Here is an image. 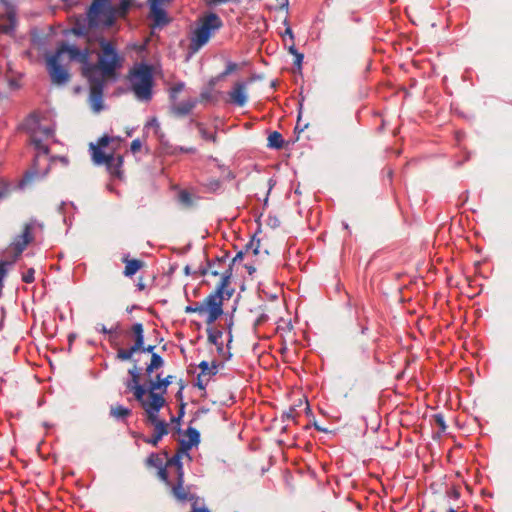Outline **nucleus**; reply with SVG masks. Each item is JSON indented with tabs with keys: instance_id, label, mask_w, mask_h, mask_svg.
Listing matches in <instances>:
<instances>
[{
	"instance_id": "nucleus-1",
	"label": "nucleus",
	"mask_w": 512,
	"mask_h": 512,
	"mask_svg": "<svg viewBox=\"0 0 512 512\" xmlns=\"http://www.w3.org/2000/svg\"><path fill=\"white\" fill-rule=\"evenodd\" d=\"M27 125L30 131V143L34 146L35 155L33 159L32 168L27 171L22 179L19 181V188L25 189L32 185L36 178L44 177L48 172L49 152L48 145L44 143V140L53 137L55 129L53 126L43 127L39 121L31 115L27 119Z\"/></svg>"
},
{
	"instance_id": "nucleus-2",
	"label": "nucleus",
	"mask_w": 512,
	"mask_h": 512,
	"mask_svg": "<svg viewBox=\"0 0 512 512\" xmlns=\"http://www.w3.org/2000/svg\"><path fill=\"white\" fill-rule=\"evenodd\" d=\"M232 277L231 268L222 274L221 281L217 285L215 291L210 293L203 302H194L191 304L192 308L199 315L207 313L206 323L213 324L220 316L223 315V292L224 288L228 286Z\"/></svg>"
},
{
	"instance_id": "nucleus-3",
	"label": "nucleus",
	"mask_w": 512,
	"mask_h": 512,
	"mask_svg": "<svg viewBox=\"0 0 512 512\" xmlns=\"http://www.w3.org/2000/svg\"><path fill=\"white\" fill-rule=\"evenodd\" d=\"M130 84L133 93L140 101H150L153 97L154 77L151 65L140 63L130 71Z\"/></svg>"
},
{
	"instance_id": "nucleus-4",
	"label": "nucleus",
	"mask_w": 512,
	"mask_h": 512,
	"mask_svg": "<svg viewBox=\"0 0 512 512\" xmlns=\"http://www.w3.org/2000/svg\"><path fill=\"white\" fill-rule=\"evenodd\" d=\"M223 26L221 18L213 12L204 15L200 19V25L196 27L191 35L189 50L192 53L199 51L208 43L213 33Z\"/></svg>"
},
{
	"instance_id": "nucleus-5",
	"label": "nucleus",
	"mask_w": 512,
	"mask_h": 512,
	"mask_svg": "<svg viewBox=\"0 0 512 512\" xmlns=\"http://www.w3.org/2000/svg\"><path fill=\"white\" fill-rule=\"evenodd\" d=\"M99 45L102 53L99 55L96 64L98 75H101L104 79L105 77L114 78L117 70L122 67L124 59L119 55L115 45L105 38L100 39Z\"/></svg>"
},
{
	"instance_id": "nucleus-6",
	"label": "nucleus",
	"mask_w": 512,
	"mask_h": 512,
	"mask_svg": "<svg viewBox=\"0 0 512 512\" xmlns=\"http://www.w3.org/2000/svg\"><path fill=\"white\" fill-rule=\"evenodd\" d=\"M86 16L90 28H98L101 24L111 26L114 23V9L110 0H93Z\"/></svg>"
},
{
	"instance_id": "nucleus-7",
	"label": "nucleus",
	"mask_w": 512,
	"mask_h": 512,
	"mask_svg": "<svg viewBox=\"0 0 512 512\" xmlns=\"http://www.w3.org/2000/svg\"><path fill=\"white\" fill-rule=\"evenodd\" d=\"M174 376L168 375L162 378L161 374L156 375V379L152 380L148 384V395L150 398V408L162 409L166 400L163 396L166 393L167 388L173 383Z\"/></svg>"
},
{
	"instance_id": "nucleus-8",
	"label": "nucleus",
	"mask_w": 512,
	"mask_h": 512,
	"mask_svg": "<svg viewBox=\"0 0 512 512\" xmlns=\"http://www.w3.org/2000/svg\"><path fill=\"white\" fill-rule=\"evenodd\" d=\"M161 409L147 410L146 423L154 426V434L151 437H143V441L152 446H157L161 439L169 433L168 423L159 418Z\"/></svg>"
},
{
	"instance_id": "nucleus-9",
	"label": "nucleus",
	"mask_w": 512,
	"mask_h": 512,
	"mask_svg": "<svg viewBox=\"0 0 512 512\" xmlns=\"http://www.w3.org/2000/svg\"><path fill=\"white\" fill-rule=\"evenodd\" d=\"M89 82V103L95 113H99L104 109L103 92L105 87V79L97 74L86 78Z\"/></svg>"
},
{
	"instance_id": "nucleus-10",
	"label": "nucleus",
	"mask_w": 512,
	"mask_h": 512,
	"mask_svg": "<svg viewBox=\"0 0 512 512\" xmlns=\"http://www.w3.org/2000/svg\"><path fill=\"white\" fill-rule=\"evenodd\" d=\"M60 50L68 52L71 60L82 64V75L85 78L98 73V66L89 61L88 49H80L73 45H63Z\"/></svg>"
},
{
	"instance_id": "nucleus-11",
	"label": "nucleus",
	"mask_w": 512,
	"mask_h": 512,
	"mask_svg": "<svg viewBox=\"0 0 512 512\" xmlns=\"http://www.w3.org/2000/svg\"><path fill=\"white\" fill-rule=\"evenodd\" d=\"M62 53L58 50L57 53L48 58L47 67L50 78L53 83L57 85H64L69 81L70 74L68 70L59 63V55Z\"/></svg>"
},
{
	"instance_id": "nucleus-12",
	"label": "nucleus",
	"mask_w": 512,
	"mask_h": 512,
	"mask_svg": "<svg viewBox=\"0 0 512 512\" xmlns=\"http://www.w3.org/2000/svg\"><path fill=\"white\" fill-rule=\"evenodd\" d=\"M255 78L256 77H251L247 81H238L234 83L231 90L228 92L227 102L238 107L245 106L248 102L247 86Z\"/></svg>"
},
{
	"instance_id": "nucleus-13",
	"label": "nucleus",
	"mask_w": 512,
	"mask_h": 512,
	"mask_svg": "<svg viewBox=\"0 0 512 512\" xmlns=\"http://www.w3.org/2000/svg\"><path fill=\"white\" fill-rule=\"evenodd\" d=\"M35 225L36 221L31 220L25 224L22 234L15 237L11 246L16 253V256L21 255L22 252L26 249L27 245L33 241L34 238L32 235V230L34 229Z\"/></svg>"
},
{
	"instance_id": "nucleus-14",
	"label": "nucleus",
	"mask_w": 512,
	"mask_h": 512,
	"mask_svg": "<svg viewBox=\"0 0 512 512\" xmlns=\"http://www.w3.org/2000/svg\"><path fill=\"white\" fill-rule=\"evenodd\" d=\"M149 9L155 28H163L171 22L170 17L161 4H149Z\"/></svg>"
},
{
	"instance_id": "nucleus-15",
	"label": "nucleus",
	"mask_w": 512,
	"mask_h": 512,
	"mask_svg": "<svg viewBox=\"0 0 512 512\" xmlns=\"http://www.w3.org/2000/svg\"><path fill=\"white\" fill-rule=\"evenodd\" d=\"M170 109L171 112L177 117H184L189 115L198 104V100L190 98L179 103L172 102Z\"/></svg>"
},
{
	"instance_id": "nucleus-16",
	"label": "nucleus",
	"mask_w": 512,
	"mask_h": 512,
	"mask_svg": "<svg viewBox=\"0 0 512 512\" xmlns=\"http://www.w3.org/2000/svg\"><path fill=\"white\" fill-rule=\"evenodd\" d=\"M129 391H132L134 394L135 399L139 402L143 410L145 411V414L147 415V410L150 408V399L145 400L144 396L146 393H148V386L145 387L142 384L134 385L131 387H127Z\"/></svg>"
},
{
	"instance_id": "nucleus-17",
	"label": "nucleus",
	"mask_w": 512,
	"mask_h": 512,
	"mask_svg": "<svg viewBox=\"0 0 512 512\" xmlns=\"http://www.w3.org/2000/svg\"><path fill=\"white\" fill-rule=\"evenodd\" d=\"M103 148L96 146L95 144H90V150L92 155V160L96 165L107 164L110 158L113 157L112 154L107 155L103 152Z\"/></svg>"
},
{
	"instance_id": "nucleus-18",
	"label": "nucleus",
	"mask_w": 512,
	"mask_h": 512,
	"mask_svg": "<svg viewBox=\"0 0 512 512\" xmlns=\"http://www.w3.org/2000/svg\"><path fill=\"white\" fill-rule=\"evenodd\" d=\"M123 165V157L122 156H113L110 158L109 162L106 164V168L109 173L116 177H121L122 171L121 167Z\"/></svg>"
},
{
	"instance_id": "nucleus-19",
	"label": "nucleus",
	"mask_w": 512,
	"mask_h": 512,
	"mask_svg": "<svg viewBox=\"0 0 512 512\" xmlns=\"http://www.w3.org/2000/svg\"><path fill=\"white\" fill-rule=\"evenodd\" d=\"M198 367L201 370L200 374H202V375L208 374L210 376H214V375L217 374L219 367H224V363L223 362L212 361V363L210 365L209 362L202 361V362H200Z\"/></svg>"
},
{
	"instance_id": "nucleus-20",
	"label": "nucleus",
	"mask_w": 512,
	"mask_h": 512,
	"mask_svg": "<svg viewBox=\"0 0 512 512\" xmlns=\"http://www.w3.org/2000/svg\"><path fill=\"white\" fill-rule=\"evenodd\" d=\"M178 203L185 209L195 205L196 197L187 190H181L177 195Z\"/></svg>"
},
{
	"instance_id": "nucleus-21",
	"label": "nucleus",
	"mask_w": 512,
	"mask_h": 512,
	"mask_svg": "<svg viewBox=\"0 0 512 512\" xmlns=\"http://www.w3.org/2000/svg\"><path fill=\"white\" fill-rule=\"evenodd\" d=\"M125 262L124 275L127 277H132L137 273V271L142 267L143 262L138 259H127L123 260Z\"/></svg>"
},
{
	"instance_id": "nucleus-22",
	"label": "nucleus",
	"mask_w": 512,
	"mask_h": 512,
	"mask_svg": "<svg viewBox=\"0 0 512 512\" xmlns=\"http://www.w3.org/2000/svg\"><path fill=\"white\" fill-rule=\"evenodd\" d=\"M164 365V359L161 355L158 353H152L151 361L146 367V373L150 375L154 372V370H157Z\"/></svg>"
},
{
	"instance_id": "nucleus-23",
	"label": "nucleus",
	"mask_w": 512,
	"mask_h": 512,
	"mask_svg": "<svg viewBox=\"0 0 512 512\" xmlns=\"http://www.w3.org/2000/svg\"><path fill=\"white\" fill-rule=\"evenodd\" d=\"M284 145V139L281 133L273 131L268 136V146L274 149H281Z\"/></svg>"
},
{
	"instance_id": "nucleus-24",
	"label": "nucleus",
	"mask_w": 512,
	"mask_h": 512,
	"mask_svg": "<svg viewBox=\"0 0 512 512\" xmlns=\"http://www.w3.org/2000/svg\"><path fill=\"white\" fill-rule=\"evenodd\" d=\"M133 361H134V366L131 369L128 370V374L130 376V379H128L125 382L126 388L140 384L139 383L140 372H139V369L137 367V360H133Z\"/></svg>"
},
{
	"instance_id": "nucleus-25",
	"label": "nucleus",
	"mask_w": 512,
	"mask_h": 512,
	"mask_svg": "<svg viewBox=\"0 0 512 512\" xmlns=\"http://www.w3.org/2000/svg\"><path fill=\"white\" fill-rule=\"evenodd\" d=\"M183 485L184 484L180 483H175L174 485L171 484L173 496L181 502L187 501L189 497L188 492L184 489Z\"/></svg>"
},
{
	"instance_id": "nucleus-26",
	"label": "nucleus",
	"mask_w": 512,
	"mask_h": 512,
	"mask_svg": "<svg viewBox=\"0 0 512 512\" xmlns=\"http://www.w3.org/2000/svg\"><path fill=\"white\" fill-rule=\"evenodd\" d=\"M131 413H132L131 409L124 407L123 405H117L116 407H112L111 411H110V414L113 417H115L117 419H121V420H124L125 418L130 416Z\"/></svg>"
},
{
	"instance_id": "nucleus-27",
	"label": "nucleus",
	"mask_w": 512,
	"mask_h": 512,
	"mask_svg": "<svg viewBox=\"0 0 512 512\" xmlns=\"http://www.w3.org/2000/svg\"><path fill=\"white\" fill-rule=\"evenodd\" d=\"M207 335H208V342L217 345L218 343L222 342L221 338L223 336V331L219 329H214L212 327H208L206 329Z\"/></svg>"
},
{
	"instance_id": "nucleus-28",
	"label": "nucleus",
	"mask_w": 512,
	"mask_h": 512,
	"mask_svg": "<svg viewBox=\"0 0 512 512\" xmlns=\"http://www.w3.org/2000/svg\"><path fill=\"white\" fill-rule=\"evenodd\" d=\"M182 457V451H177L170 459L167 460L165 464L166 467H174L175 469L180 468L183 466Z\"/></svg>"
},
{
	"instance_id": "nucleus-29",
	"label": "nucleus",
	"mask_w": 512,
	"mask_h": 512,
	"mask_svg": "<svg viewBox=\"0 0 512 512\" xmlns=\"http://www.w3.org/2000/svg\"><path fill=\"white\" fill-rule=\"evenodd\" d=\"M135 353L136 351L131 346L127 349L119 348L117 351L116 358L120 361L132 360V357Z\"/></svg>"
},
{
	"instance_id": "nucleus-30",
	"label": "nucleus",
	"mask_w": 512,
	"mask_h": 512,
	"mask_svg": "<svg viewBox=\"0 0 512 512\" xmlns=\"http://www.w3.org/2000/svg\"><path fill=\"white\" fill-rule=\"evenodd\" d=\"M167 152L171 155H176L178 153H186V154H194L196 149L194 147H184V146H169Z\"/></svg>"
},
{
	"instance_id": "nucleus-31",
	"label": "nucleus",
	"mask_w": 512,
	"mask_h": 512,
	"mask_svg": "<svg viewBox=\"0 0 512 512\" xmlns=\"http://www.w3.org/2000/svg\"><path fill=\"white\" fill-rule=\"evenodd\" d=\"M186 434L189 438L187 441L191 442L193 445L197 446L200 443V432L196 428L188 427L186 430Z\"/></svg>"
},
{
	"instance_id": "nucleus-32",
	"label": "nucleus",
	"mask_w": 512,
	"mask_h": 512,
	"mask_svg": "<svg viewBox=\"0 0 512 512\" xmlns=\"http://www.w3.org/2000/svg\"><path fill=\"white\" fill-rule=\"evenodd\" d=\"M146 465L149 467H155L159 469L163 466V460L157 453L152 452L146 459Z\"/></svg>"
},
{
	"instance_id": "nucleus-33",
	"label": "nucleus",
	"mask_w": 512,
	"mask_h": 512,
	"mask_svg": "<svg viewBox=\"0 0 512 512\" xmlns=\"http://www.w3.org/2000/svg\"><path fill=\"white\" fill-rule=\"evenodd\" d=\"M184 88H185V83L184 82L179 81V82L175 83L170 88V91H169L170 101L171 102H176L178 93H180L182 90H184Z\"/></svg>"
},
{
	"instance_id": "nucleus-34",
	"label": "nucleus",
	"mask_w": 512,
	"mask_h": 512,
	"mask_svg": "<svg viewBox=\"0 0 512 512\" xmlns=\"http://www.w3.org/2000/svg\"><path fill=\"white\" fill-rule=\"evenodd\" d=\"M238 68V65L235 62L228 61L225 67V70L216 76V80H222L228 75L235 72Z\"/></svg>"
},
{
	"instance_id": "nucleus-35",
	"label": "nucleus",
	"mask_w": 512,
	"mask_h": 512,
	"mask_svg": "<svg viewBox=\"0 0 512 512\" xmlns=\"http://www.w3.org/2000/svg\"><path fill=\"white\" fill-rule=\"evenodd\" d=\"M259 248L260 240L253 236L252 239L245 245L244 251L246 253L252 251L254 255H257L259 253Z\"/></svg>"
},
{
	"instance_id": "nucleus-36",
	"label": "nucleus",
	"mask_w": 512,
	"mask_h": 512,
	"mask_svg": "<svg viewBox=\"0 0 512 512\" xmlns=\"http://www.w3.org/2000/svg\"><path fill=\"white\" fill-rule=\"evenodd\" d=\"M215 346H216V349H217V353H218V354H219V356H220V357H222V359H223V361H222L223 363H224L225 361L230 360V358L232 357V353L230 352V348H227V349H226V348L224 347L223 342H220V343H218V344H217V345H215Z\"/></svg>"
},
{
	"instance_id": "nucleus-37",
	"label": "nucleus",
	"mask_w": 512,
	"mask_h": 512,
	"mask_svg": "<svg viewBox=\"0 0 512 512\" xmlns=\"http://www.w3.org/2000/svg\"><path fill=\"white\" fill-rule=\"evenodd\" d=\"M204 187L209 192H217L222 187V182L219 179L211 178L207 180V182L204 184Z\"/></svg>"
},
{
	"instance_id": "nucleus-38",
	"label": "nucleus",
	"mask_w": 512,
	"mask_h": 512,
	"mask_svg": "<svg viewBox=\"0 0 512 512\" xmlns=\"http://www.w3.org/2000/svg\"><path fill=\"white\" fill-rule=\"evenodd\" d=\"M198 126H199L200 135L204 140L216 142V140H217L216 133L206 130L201 124H199Z\"/></svg>"
},
{
	"instance_id": "nucleus-39",
	"label": "nucleus",
	"mask_w": 512,
	"mask_h": 512,
	"mask_svg": "<svg viewBox=\"0 0 512 512\" xmlns=\"http://www.w3.org/2000/svg\"><path fill=\"white\" fill-rule=\"evenodd\" d=\"M88 29H91L88 24L85 26V25H81V24H76L73 29H72V32L76 35V36H86L88 34Z\"/></svg>"
},
{
	"instance_id": "nucleus-40",
	"label": "nucleus",
	"mask_w": 512,
	"mask_h": 512,
	"mask_svg": "<svg viewBox=\"0 0 512 512\" xmlns=\"http://www.w3.org/2000/svg\"><path fill=\"white\" fill-rule=\"evenodd\" d=\"M167 469H168V467H166V465H163L162 467H160L158 469V476L166 485L171 486V481L169 479Z\"/></svg>"
},
{
	"instance_id": "nucleus-41",
	"label": "nucleus",
	"mask_w": 512,
	"mask_h": 512,
	"mask_svg": "<svg viewBox=\"0 0 512 512\" xmlns=\"http://www.w3.org/2000/svg\"><path fill=\"white\" fill-rule=\"evenodd\" d=\"M35 270L34 268H29L25 273L22 275V281L30 284L35 280Z\"/></svg>"
},
{
	"instance_id": "nucleus-42",
	"label": "nucleus",
	"mask_w": 512,
	"mask_h": 512,
	"mask_svg": "<svg viewBox=\"0 0 512 512\" xmlns=\"http://www.w3.org/2000/svg\"><path fill=\"white\" fill-rule=\"evenodd\" d=\"M281 419L283 422L288 421V420H294L295 419V407L291 406L289 408V410L284 411L281 416Z\"/></svg>"
},
{
	"instance_id": "nucleus-43",
	"label": "nucleus",
	"mask_w": 512,
	"mask_h": 512,
	"mask_svg": "<svg viewBox=\"0 0 512 512\" xmlns=\"http://www.w3.org/2000/svg\"><path fill=\"white\" fill-rule=\"evenodd\" d=\"M200 99H201V101H204V102L212 101L213 100L212 89L208 88V89L202 90L200 92Z\"/></svg>"
},
{
	"instance_id": "nucleus-44",
	"label": "nucleus",
	"mask_w": 512,
	"mask_h": 512,
	"mask_svg": "<svg viewBox=\"0 0 512 512\" xmlns=\"http://www.w3.org/2000/svg\"><path fill=\"white\" fill-rule=\"evenodd\" d=\"M136 352L144 347V335L135 337L134 344L131 346Z\"/></svg>"
},
{
	"instance_id": "nucleus-45",
	"label": "nucleus",
	"mask_w": 512,
	"mask_h": 512,
	"mask_svg": "<svg viewBox=\"0 0 512 512\" xmlns=\"http://www.w3.org/2000/svg\"><path fill=\"white\" fill-rule=\"evenodd\" d=\"M182 455L185 453L187 456H189L188 451L194 446L191 442L182 439L180 440Z\"/></svg>"
},
{
	"instance_id": "nucleus-46",
	"label": "nucleus",
	"mask_w": 512,
	"mask_h": 512,
	"mask_svg": "<svg viewBox=\"0 0 512 512\" xmlns=\"http://www.w3.org/2000/svg\"><path fill=\"white\" fill-rule=\"evenodd\" d=\"M116 329H117V327L108 329L104 324H101V323L97 324V326H96V330L98 332H101L104 334H109V335L114 334L116 332Z\"/></svg>"
},
{
	"instance_id": "nucleus-47",
	"label": "nucleus",
	"mask_w": 512,
	"mask_h": 512,
	"mask_svg": "<svg viewBox=\"0 0 512 512\" xmlns=\"http://www.w3.org/2000/svg\"><path fill=\"white\" fill-rule=\"evenodd\" d=\"M434 421H435V423L439 426V428L442 431H445L446 423H445V420H444V416L442 414H435L434 415Z\"/></svg>"
},
{
	"instance_id": "nucleus-48",
	"label": "nucleus",
	"mask_w": 512,
	"mask_h": 512,
	"mask_svg": "<svg viewBox=\"0 0 512 512\" xmlns=\"http://www.w3.org/2000/svg\"><path fill=\"white\" fill-rule=\"evenodd\" d=\"M132 332L134 333L135 337L143 336L144 335V329L142 323H135L132 326Z\"/></svg>"
},
{
	"instance_id": "nucleus-49",
	"label": "nucleus",
	"mask_w": 512,
	"mask_h": 512,
	"mask_svg": "<svg viewBox=\"0 0 512 512\" xmlns=\"http://www.w3.org/2000/svg\"><path fill=\"white\" fill-rule=\"evenodd\" d=\"M141 147H142V142L140 139L137 138L132 141L130 150L132 153H136V152L140 151Z\"/></svg>"
},
{
	"instance_id": "nucleus-50",
	"label": "nucleus",
	"mask_w": 512,
	"mask_h": 512,
	"mask_svg": "<svg viewBox=\"0 0 512 512\" xmlns=\"http://www.w3.org/2000/svg\"><path fill=\"white\" fill-rule=\"evenodd\" d=\"M111 140H112L111 137H109L107 135H104L101 138H99L98 144L96 146L101 147V148H105L106 146L109 145Z\"/></svg>"
},
{
	"instance_id": "nucleus-51",
	"label": "nucleus",
	"mask_w": 512,
	"mask_h": 512,
	"mask_svg": "<svg viewBox=\"0 0 512 512\" xmlns=\"http://www.w3.org/2000/svg\"><path fill=\"white\" fill-rule=\"evenodd\" d=\"M176 470V483L184 484V467L181 466Z\"/></svg>"
},
{
	"instance_id": "nucleus-52",
	"label": "nucleus",
	"mask_w": 512,
	"mask_h": 512,
	"mask_svg": "<svg viewBox=\"0 0 512 512\" xmlns=\"http://www.w3.org/2000/svg\"><path fill=\"white\" fill-rule=\"evenodd\" d=\"M245 253H246V252L244 251V249H243V250L238 251V252H237V254L235 255V257L232 259L231 264L229 265V267H228L225 271H227L229 268H231V269H232V266H233L237 261H240V260H242V259H243V257H244V255H245Z\"/></svg>"
},
{
	"instance_id": "nucleus-53",
	"label": "nucleus",
	"mask_w": 512,
	"mask_h": 512,
	"mask_svg": "<svg viewBox=\"0 0 512 512\" xmlns=\"http://www.w3.org/2000/svg\"><path fill=\"white\" fill-rule=\"evenodd\" d=\"M9 193V187L6 183L0 182V200L5 198Z\"/></svg>"
},
{
	"instance_id": "nucleus-54",
	"label": "nucleus",
	"mask_w": 512,
	"mask_h": 512,
	"mask_svg": "<svg viewBox=\"0 0 512 512\" xmlns=\"http://www.w3.org/2000/svg\"><path fill=\"white\" fill-rule=\"evenodd\" d=\"M67 205L66 202L62 201L61 204L59 205V208H58V211L60 214L63 215V221L64 223L67 225V226H70L71 225V222H68V219L67 217L65 216V212H64V209H65V206Z\"/></svg>"
},
{
	"instance_id": "nucleus-55",
	"label": "nucleus",
	"mask_w": 512,
	"mask_h": 512,
	"mask_svg": "<svg viewBox=\"0 0 512 512\" xmlns=\"http://www.w3.org/2000/svg\"><path fill=\"white\" fill-rule=\"evenodd\" d=\"M184 388H185V385H184L183 381L181 380L180 381V388H179V390L175 394L176 400L179 401L180 403L184 402L183 401V390H184Z\"/></svg>"
},
{
	"instance_id": "nucleus-56",
	"label": "nucleus",
	"mask_w": 512,
	"mask_h": 512,
	"mask_svg": "<svg viewBox=\"0 0 512 512\" xmlns=\"http://www.w3.org/2000/svg\"><path fill=\"white\" fill-rule=\"evenodd\" d=\"M303 59H304V54L301 52L297 53V55L295 56L294 64H295V66H297V68L299 70H301V68H302Z\"/></svg>"
},
{
	"instance_id": "nucleus-57",
	"label": "nucleus",
	"mask_w": 512,
	"mask_h": 512,
	"mask_svg": "<svg viewBox=\"0 0 512 512\" xmlns=\"http://www.w3.org/2000/svg\"><path fill=\"white\" fill-rule=\"evenodd\" d=\"M447 496H448L450 499L457 500V499L460 497V493H459V491H458L456 488H450V489L447 491Z\"/></svg>"
},
{
	"instance_id": "nucleus-58",
	"label": "nucleus",
	"mask_w": 512,
	"mask_h": 512,
	"mask_svg": "<svg viewBox=\"0 0 512 512\" xmlns=\"http://www.w3.org/2000/svg\"><path fill=\"white\" fill-rule=\"evenodd\" d=\"M230 0H205L209 7H216L220 4L228 3Z\"/></svg>"
},
{
	"instance_id": "nucleus-59",
	"label": "nucleus",
	"mask_w": 512,
	"mask_h": 512,
	"mask_svg": "<svg viewBox=\"0 0 512 512\" xmlns=\"http://www.w3.org/2000/svg\"><path fill=\"white\" fill-rule=\"evenodd\" d=\"M14 28H15L14 18L11 17L10 23L8 25L3 26L2 31L4 33H10L11 31L14 30Z\"/></svg>"
},
{
	"instance_id": "nucleus-60",
	"label": "nucleus",
	"mask_w": 512,
	"mask_h": 512,
	"mask_svg": "<svg viewBox=\"0 0 512 512\" xmlns=\"http://www.w3.org/2000/svg\"><path fill=\"white\" fill-rule=\"evenodd\" d=\"M7 263L4 261H0V282L6 277L7 275V269H6Z\"/></svg>"
},
{
	"instance_id": "nucleus-61",
	"label": "nucleus",
	"mask_w": 512,
	"mask_h": 512,
	"mask_svg": "<svg viewBox=\"0 0 512 512\" xmlns=\"http://www.w3.org/2000/svg\"><path fill=\"white\" fill-rule=\"evenodd\" d=\"M202 374H199L197 376V382H196V386L200 389V390H205L206 389V386H207V382H204L202 380Z\"/></svg>"
},
{
	"instance_id": "nucleus-62",
	"label": "nucleus",
	"mask_w": 512,
	"mask_h": 512,
	"mask_svg": "<svg viewBox=\"0 0 512 512\" xmlns=\"http://www.w3.org/2000/svg\"><path fill=\"white\" fill-rule=\"evenodd\" d=\"M181 420L182 418H180L179 416H172L171 417V423L173 424H176L177 426V432H180L181 431V428H180V423H181Z\"/></svg>"
},
{
	"instance_id": "nucleus-63",
	"label": "nucleus",
	"mask_w": 512,
	"mask_h": 512,
	"mask_svg": "<svg viewBox=\"0 0 512 512\" xmlns=\"http://www.w3.org/2000/svg\"><path fill=\"white\" fill-rule=\"evenodd\" d=\"M155 346L154 345H148V346H145L140 349L139 352H143V353H150L152 355V353H155L154 350H155Z\"/></svg>"
},
{
	"instance_id": "nucleus-64",
	"label": "nucleus",
	"mask_w": 512,
	"mask_h": 512,
	"mask_svg": "<svg viewBox=\"0 0 512 512\" xmlns=\"http://www.w3.org/2000/svg\"><path fill=\"white\" fill-rule=\"evenodd\" d=\"M234 293V289H226V287L224 288V292H223V301L226 299H230L232 297Z\"/></svg>"
}]
</instances>
